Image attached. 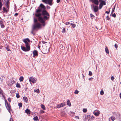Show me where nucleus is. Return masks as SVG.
Here are the masks:
<instances>
[{
	"label": "nucleus",
	"instance_id": "obj_8",
	"mask_svg": "<svg viewBox=\"0 0 121 121\" xmlns=\"http://www.w3.org/2000/svg\"><path fill=\"white\" fill-rule=\"evenodd\" d=\"M36 79L32 77H30L29 79V81L33 83H35L36 81Z\"/></svg>",
	"mask_w": 121,
	"mask_h": 121
},
{
	"label": "nucleus",
	"instance_id": "obj_30",
	"mask_svg": "<svg viewBox=\"0 0 121 121\" xmlns=\"http://www.w3.org/2000/svg\"><path fill=\"white\" fill-rule=\"evenodd\" d=\"M5 105L6 106L8 104H9L8 103L7 100L6 99L5 100Z\"/></svg>",
	"mask_w": 121,
	"mask_h": 121
},
{
	"label": "nucleus",
	"instance_id": "obj_42",
	"mask_svg": "<svg viewBox=\"0 0 121 121\" xmlns=\"http://www.w3.org/2000/svg\"><path fill=\"white\" fill-rule=\"evenodd\" d=\"M115 9V7H114L113 9H112V13L114 11V10Z\"/></svg>",
	"mask_w": 121,
	"mask_h": 121
},
{
	"label": "nucleus",
	"instance_id": "obj_36",
	"mask_svg": "<svg viewBox=\"0 0 121 121\" xmlns=\"http://www.w3.org/2000/svg\"><path fill=\"white\" fill-rule=\"evenodd\" d=\"M33 57H35V56H37L38 55V53H33Z\"/></svg>",
	"mask_w": 121,
	"mask_h": 121
},
{
	"label": "nucleus",
	"instance_id": "obj_49",
	"mask_svg": "<svg viewBox=\"0 0 121 121\" xmlns=\"http://www.w3.org/2000/svg\"><path fill=\"white\" fill-rule=\"evenodd\" d=\"M4 48V47L2 46H0V49H3Z\"/></svg>",
	"mask_w": 121,
	"mask_h": 121
},
{
	"label": "nucleus",
	"instance_id": "obj_7",
	"mask_svg": "<svg viewBox=\"0 0 121 121\" xmlns=\"http://www.w3.org/2000/svg\"><path fill=\"white\" fill-rule=\"evenodd\" d=\"M94 5V4L91 5V8L92 9H93V11L94 12H97L98 10V5Z\"/></svg>",
	"mask_w": 121,
	"mask_h": 121
},
{
	"label": "nucleus",
	"instance_id": "obj_31",
	"mask_svg": "<svg viewBox=\"0 0 121 121\" xmlns=\"http://www.w3.org/2000/svg\"><path fill=\"white\" fill-rule=\"evenodd\" d=\"M92 73L91 71H89V75L90 76H92Z\"/></svg>",
	"mask_w": 121,
	"mask_h": 121
},
{
	"label": "nucleus",
	"instance_id": "obj_1",
	"mask_svg": "<svg viewBox=\"0 0 121 121\" xmlns=\"http://www.w3.org/2000/svg\"><path fill=\"white\" fill-rule=\"evenodd\" d=\"M46 7L42 4H41L39 6V8L36 10V13H39L41 12L42 15L44 16L43 17H40L38 18L39 20L42 23L43 26L45 25V21L48 20L49 18V14L46 10Z\"/></svg>",
	"mask_w": 121,
	"mask_h": 121
},
{
	"label": "nucleus",
	"instance_id": "obj_61",
	"mask_svg": "<svg viewBox=\"0 0 121 121\" xmlns=\"http://www.w3.org/2000/svg\"><path fill=\"white\" fill-rule=\"evenodd\" d=\"M31 33H32V34H33V31H32L31 32Z\"/></svg>",
	"mask_w": 121,
	"mask_h": 121
},
{
	"label": "nucleus",
	"instance_id": "obj_40",
	"mask_svg": "<svg viewBox=\"0 0 121 121\" xmlns=\"http://www.w3.org/2000/svg\"><path fill=\"white\" fill-rule=\"evenodd\" d=\"M16 97L17 98H19L20 97V96L18 94H17L16 95Z\"/></svg>",
	"mask_w": 121,
	"mask_h": 121
},
{
	"label": "nucleus",
	"instance_id": "obj_20",
	"mask_svg": "<svg viewBox=\"0 0 121 121\" xmlns=\"http://www.w3.org/2000/svg\"><path fill=\"white\" fill-rule=\"evenodd\" d=\"M41 108L43 109V110H45V107L44 105L41 104Z\"/></svg>",
	"mask_w": 121,
	"mask_h": 121
},
{
	"label": "nucleus",
	"instance_id": "obj_64",
	"mask_svg": "<svg viewBox=\"0 0 121 121\" xmlns=\"http://www.w3.org/2000/svg\"><path fill=\"white\" fill-rule=\"evenodd\" d=\"M109 121H110V120H109Z\"/></svg>",
	"mask_w": 121,
	"mask_h": 121
},
{
	"label": "nucleus",
	"instance_id": "obj_13",
	"mask_svg": "<svg viewBox=\"0 0 121 121\" xmlns=\"http://www.w3.org/2000/svg\"><path fill=\"white\" fill-rule=\"evenodd\" d=\"M5 48L6 49V50L8 51H10V49H9V46L8 45H7L6 44L5 45Z\"/></svg>",
	"mask_w": 121,
	"mask_h": 121
},
{
	"label": "nucleus",
	"instance_id": "obj_53",
	"mask_svg": "<svg viewBox=\"0 0 121 121\" xmlns=\"http://www.w3.org/2000/svg\"><path fill=\"white\" fill-rule=\"evenodd\" d=\"M18 14V13H16L14 14V16H17Z\"/></svg>",
	"mask_w": 121,
	"mask_h": 121
},
{
	"label": "nucleus",
	"instance_id": "obj_47",
	"mask_svg": "<svg viewBox=\"0 0 121 121\" xmlns=\"http://www.w3.org/2000/svg\"><path fill=\"white\" fill-rule=\"evenodd\" d=\"M38 51L36 50H35L33 51V53H37Z\"/></svg>",
	"mask_w": 121,
	"mask_h": 121
},
{
	"label": "nucleus",
	"instance_id": "obj_60",
	"mask_svg": "<svg viewBox=\"0 0 121 121\" xmlns=\"http://www.w3.org/2000/svg\"><path fill=\"white\" fill-rule=\"evenodd\" d=\"M7 8H8V9H9V7H8V6L7 5Z\"/></svg>",
	"mask_w": 121,
	"mask_h": 121
},
{
	"label": "nucleus",
	"instance_id": "obj_10",
	"mask_svg": "<svg viewBox=\"0 0 121 121\" xmlns=\"http://www.w3.org/2000/svg\"><path fill=\"white\" fill-rule=\"evenodd\" d=\"M7 110H8L9 112L10 113V111L11 110V107L10 104H8L6 106Z\"/></svg>",
	"mask_w": 121,
	"mask_h": 121
},
{
	"label": "nucleus",
	"instance_id": "obj_18",
	"mask_svg": "<svg viewBox=\"0 0 121 121\" xmlns=\"http://www.w3.org/2000/svg\"><path fill=\"white\" fill-rule=\"evenodd\" d=\"M67 104L68 105L69 107L71 105V104L69 100H68L67 102Z\"/></svg>",
	"mask_w": 121,
	"mask_h": 121
},
{
	"label": "nucleus",
	"instance_id": "obj_44",
	"mask_svg": "<svg viewBox=\"0 0 121 121\" xmlns=\"http://www.w3.org/2000/svg\"><path fill=\"white\" fill-rule=\"evenodd\" d=\"M65 24L66 25H67L68 24H70V23L69 22H67L65 23Z\"/></svg>",
	"mask_w": 121,
	"mask_h": 121
},
{
	"label": "nucleus",
	"instance_id": "obj_5",
	"mask_svg": "<svg viewBox=\"0 0 121 121\" xmlns=\"http://www.w3.org/2000/svg\"><path fill=\"white\" fill-rule=\"evenodd\" d=\"M99 2H100L99 5V9H101L104 5L106 4V2L104 0H98Z\"/></svg>",
	"mask_w": 121,
	"mask_h": 121
},
{
	"label": "nucleus",
	"instance_id": "obj_46",
	"mask_svg": "<svg viewBox=\"0 0 121 121\" xmlns=\"http://www.w3.org/2000/svg\"><path fill=\"white\" fill-rule=\"evenodd\" d=\"M4 77H1L0 78V79L1 80V81H2V80H3V78H4Z\"/></svg>",
	"mask_w": 121,
	"mask_h": 121
},
{
	"label": "nucleus",
	"instance_id": "obj_43",
	"mask_svg": "<svg viewBox=\"0 0 121 121\" xmlns=\"http://www.w3.org/2000/svg\"><path fill=\"white\" fill-rule=\"evenodd\" d=\"M8 99L9 102H10L11 101V98H8Z\"/></svg>",
	"mask_w": 121,
	"mask_h": 121
},
{
	"label": "nucleus",
	"instance_id": "obj_11",
	"mask_svg": "<svg viewBox=\"0 0 121 121\" xmlns=\"http://www.w3.org/2000/svg\"><path fill=\"white\" fill-rule=\"evenodd\" d=\"M93 113L96 116H98L100 114L99 111H95Z\"/></svg>",
	"mask_w": 121,
	"mask_h": 121
},
{
	"label": "nucleus",
	"instance_id": "obj_15",
	"mask_svg": "<svg viewBox=\"0 0 121 121\" xmlns=\"http://www.w3.org/2000/svg\"><path fill=\"white\" fill-rule=\"evenodd\" d=\"M23 99L24 102L26 103L28 102V99L26 97H23Z\"/></svg>",
	"mask_w": 121,
	"mask_h": 121
},
{
	"label": "nucleus",
	"instance_id": "obj_26",
	"mask_svg": "<svg viewBox=\"0 0 121 121\" xmlns=\"http://www.w3.org/2000/svg\"><path fill=\"white\" fill-rule=\"evenodd\" d=\"M105 51L106 53H109L108 49L107 47L105 48Z\"/></svg>",
	"mask_w": 121,
	"mask_h": 121
},
{
	"label": "nucleus",
	"instance_id": "obj_48",
	"mask_svg": "<svg viewBox=\"0 0 121 121\" xmlns=\"http://www.w3.org/2000/svg\"><path fill=\"white\" fill-rule=\"evenodd\" d=\"M111 79L112 80H113L114 79V78L113 76H112L111 77Z\"/></svg>",
	"mask_w": 121,
	"mask_h": 121
},
{
	"label": "nucleus",
	"instance_id": "obj_55",
	"mask_svg": "<svg viewBox=\"0 0 121 121\" xmlns=\"http://www.w3.org/2000/svg\"><path fill=\"white\" fill-rule=\"evenodd\" d=\"M91 16V17H93L94 16L92 14H90Z\"/></svg>",
	"mask_w": 121,
	"mask_h": 121
},
{
	"label": "nucleus",
	"instance_id": "obj_51",
	"mask_svg": "<svg viewBox=\"0 0 121 121\" xmlns=\"http://www.w3.org/2000/svg\"><path fill=\"white\" fill-rule=\"evenodd\" d=\"M106 18L107 20H109V19H110L109 17L108 16H107Z\"/></svg>",
	"mask_w": 121,
	"mask_h": 121
},
{
	"label": "nucleus",
	"instance_id": "obj_25",
	"mask_svg": "<svg viewBox=\"0 0 121 121\" xmlns=\"http://www.w3.org/2000/svg\"><path fill=\"white\" fill-rule=\"evenodd\" d=\"M3 11L4 12H6V13H7L8 11H7V10L6 9V8H5V7H4L3 8Z\"/></svg>",
	"mask_w": 121,
	"mask_h": 121
},
{
	"label": "nucleus",
	"instance_id": "obj_12",
	"mask_svg": "<svg viewBox=\"0 0 121 121\" xmlns=\"http://www.w3.org/2000/svg\"><path fill=\"white\" fill-rule=\"evenodd\" d=\"M0 25L1 28H4L5 27V26L2 20L0 21Z\"/></svg>",
	"mask_w": 121,
	"mask_h": 121
},
{
	"label": "nucleus",
	"instance_id": "obj_21",
	"mask_svg": "<svg viewBox=\"0 0 121 121\" xmlns=\"http://www.w3.org/2000/svg\"><path fill=\"white\" fill-rule=\"evenodd\" d=\"M33 119L35 121H37L38 120V118L37 116H36L33 118Z\"/></svg>",
	"mask_w": 121,
	"mask_h": 121
},
{
	"label": "nucleus",
	"instance_id": "obj_17",
	"mask_svg": "<svg viewBox=\"0 0 121 121\" xmlns=\"http://www.w3.org/2000/svg\"><path fill=\"white\" fill-rule=\"evenodd\" d=\"M42 15V13L41 14L40 13H36L35 14V15L37 17H39V18L40 17H41L40 16Z\"/></svg>",
	"mask_w": 121,
	"mask_h": 121
},
{
	"label": "nucleus",
	"instance_id": "obj_56",
	"mask_svg": "<svg viewBox=\"0 0 121 121\" xmlns=\"http://www.w3.org/2000/svg\"><path fill=\"white\" fill-rule=\"evenodd\" d=\"M47 43V42H45V41H43V44H45L46 43Z\"/></svg>",
	"mask_w": 121,
	"mask_h": 121
},
{
	"label": "nucleus",
	"instance_id": "obj_45",
	"mask_svg": "<svg viewBox=\"0 0 121 121\" xmlns=\"http://www.w3.org/2000/svg\"><path fill=\"white\" fill-rule=\"evenodd\" d=\"M93 78H89V81H91L93 79Z\"/></svg>",
	"mask_w": 121,
	"mask_h": 121
},
{
	"label": "nucleus",
	"instance_id": "obj_54",
	"mask_svg": "<svg viewBox=\"0 0 121 121\" xmlns=\"http://www.w3.org/2000/svg\"><path fill=\"white\" fill-rule=\"evenodd\" d=\"M60 1V0H57V3H58Z\"/></svg>",
	"mask_w": 121,
	"mask_h": 121
},
{
	"label": "nucleus",
	"instance_id": "obj_59",
	"mask_svg": "<svg viewBox=\"0 0 121 121\" xmlns=\"http://www.w3.org/2000/svg\"><path fill=\"white\" fill-rule=\"evenodd\" d=\"M9 121H13V120L11 118H10Z\"/></svg>",
	"mask_w": 121,
	"mask_h": 121
},
{
	"label": "nucleus",
	"instance_id": "obj_50",
	"mask_svg": "<svg viewBox=\"0 0 121 121\" xmlns=\"http://www.w3.org/2000/svg\"><path fill=\"white\" fill-rule=\"evenodd\" d=\"M47 9H50L51 8L50 7V6H48V5H47Z\"/></svg>",
	"mask_w": 121,
	"mask_h": 121
},
{
	"label": "nucleus",
	"instance_id": "obj_38",
	"mask_svg": "<svg viewBox=\"0 0 121 121\" xmlns=\"http://www.w3.org/2000/svg\"><path fill=\"white\" fill-rule=\"evenodd\" d=\"M83 112H86L87 111V110L86 109H83Z\"/></svg>",
	"mask_w": 121,
	"mask_h": 121
},
{
	"label": "nucleus",
	"instance_id": "obj_28",
	"mask_svg": "<svg viewBox=\"0 0 121 121\" xmlns=\"http://www.w3.org/2000/svg\"><path fill=\"white\" fill-rule=\"evenodd\" d=\"M18 105L19 106V107L21 108L22 106V104L21 103H18Z\"/></svg>",
	"mask_w": 121,
	"mask_h": 121
},
{
	"label": "nucleus",
	"instance_id": "obj_27",
	"mask_svg": "<svg viewBox=\"0 0 121 121\" xmlns=\"http://www.w3.org/2000/svg\"><path fill=\"white\" fill-rule=\"evenodd\" d=\"M34 23H38L37 22V19L36 18H34Z\"/></svg>",
	"mask_w": 121,
	"mask_h": 121
},
{
	"label": "nucleus",
	"instance_id": "obj_23",
	"mask_svg": "<svg viewBox=\"0 0 121 121\" xmlns=\"http://www.w3.org/2000/svg\"><path fill=\"white\" fill-rule=\"evenodd\" d=\"M111 118V120H112V121H114L115 120V117H111L110 118Z\"/></svg>",
	"mask_w": 121,
	"mask_h": 121
},
{
	"label": "nucleus",
	"instance_id": "obj_63",
	"mask_svg": "<svg viewBox=\"0 0 121 121\" xmlns=\"http://www.w3.org/2000/svg\"><path fill=\"white\" fill-rule=\"evenodd\" d=\"M0 18L1 19V18L0 17Z\"/></svg>",
	"mask_w": 121,
	"mask_h": 121
},
{
	"label": "nucleus",
	"instance_id": "obj_62",
	"mask_svg": "<svg viewBox=\"0 0 121 121\" xmlns=\"http://www.w3.org/2000/svg\"><path fill=\"white\" fill-rule=\"evenodd\" d=\"M44 112V111H43V112Z\"/></svg>",
	"mask_w": 121,
	"mask_h": 121
},
{
	"label": "nucleus",
	"instance_id": "obj_58",
	"mask_svg": "<svg viewBox=\"0 0 121 121\" xmlns=\"http://www.w3.org/2000/svg\"><path fill=\"white\" fill-rule=\"evenodd\" d=\"M120 98L121 99V92L120 94Z\"/></svg>",
	"mask_w": 121,
	"mask_h": 121
},
{
	"label": "nucleus",
	"instance_id": "obj_3",
	"mask_svg": "<svg viewBox=\"0 0 121 121\" xmlns=\"http://www.w3.org/2000/svg\"><path fill=\"white\" fill-rule=\"evenodd\" d=\"M43 2L49 5L52 6L53 4V0H42Z\"/></svg>",
	"mask_w": 121,
	"mask_h": 121
},
{
	"label": "nucleus",
	"instance_id": "obj_2",
	"mask_svg": "<svg viewBox=\"0 0 121 121\" xmlns=\"http://www.w3.org/2000/svg\"><path fill=\"white\" fill-rule=\"evenodd\" d=\"M23 41L25 43L26 48L21 46L22 50L24 51H29L30 50V46L28 42H30V40L28 38H27L23 39Z\"/></svg>",
	"mask_w": 121,
	"mask_h": 121
},
{
	"label": "nucleus",
	"instance_id": "obj_9",
	"mask_svg": "<svg viewBox=\"0 0 121 121\" xmlns=\"http://www.w3.org/2000/svg\"><path fill=\"white\" fill-rule=\"evenodd\" d=\"M90 1L95 5H98L99 4L98 0H90Z\"/></svg>",
	"mask_w": 121,
	"mask_h": 121
},
{
	"label": "nucleus",
	"instance_id": "obj_22",
	"mask_svg": "<svg viewBox=\"0 0 121 121\" xmlns=\"http://www.w3.org/2000/svg\"><path fill=\"white\" fill-rule=\"evenodd\" d=\"M16 87L18 88H20L21 86L20 85V84L17 83L16 84Z\"/></svg>",
	"mask_w": 121,
	"mask_h": 121
},
{
	"label": "nucleus",
	"instance_id": "obj_52",
	"mask_svg": "<svg viewBox=\"0 0 121 121\" xmlns=\"http://www.w3.org/2000/svg\"><path fill=\"white\" fill-rule=\"evenodd\" d=\"M110 12V10H109V12L108 11H106L105 12L106 13H107V14H109V13Z\"/></svg>",
	"mask_w": 121,
	"mask_h": 121
},
{
	"label": "nucleus",
	"instance_id": "obj_16",
	"mask_svg": "<svg viewBox=\"0 0 121 121\" xmlns=\"http://www.w3.org/2000/svg\"><path fill=\"white\" fill-rule=\"evenodd\" d=\"M25 112L26 113H27L28 114H30V110L28 109H26L25 110Z\"/></svg>",
	"mask_w": 121,
	"mask_h": 121
},
{
	"label": "nucleus",
	"instance_id": "obj_39",
	"mask_svg": "<svg viewBox=\"0 0 121 121\" xmlns=\"http://www.w3.org/2000/svg\"><path fill=\"white\" fill-rule=\"evenodd\" d=\"M114 46L116 48H117L118 47L117 44L116 43L115 44Z\"/></svg>",
	"mask_w": 121,
	"mask_h": 121
},
{
	"label": "nucleus",
	"instance_id": "obj_35",
	"mask_svg": "<svg viewBox=\"0 0 121 121\" xmlns=\"http://www.w3.org/2000/svg\"><path fill=\"white\" fill-rule=\"evenodd\" d=\"M100 94L101 95H103L104 94V91L103 90H102L100 92Z\"/></svg>",
	"mask_w": 121,
	"mask_h": 121
},
{
	"label": "nucleus",
	"instance_id": "obj_19",
	"mask_svg": "<svg viewBox=\"0 0 121 121\" xmlns=\"http://www.w3.org/2000/svg\"><path fill=\"white\" fill-rule=\"evenodd\" d=\"M23 77L22 76L20 77L19 78V80L20 82L23 81Z\"/></svg>",
	"mask_w": 121,
	"mask_h": 121
},
{
	"label": "nucleus",
	"instance_id": "obj_14",
	"mask_svg": "<svg viewBox=\"0 0 121 121\" xmlns=\"http://www.w3.org/2000/svg\"><path fill=\"white\" fill-rule=\"evenodd\" d=\"M3 0H0V11H1L2 9V7L3 5L2 4Z\"/></svg>",
	"mask_w": 121,
	"mask_h": 121
},
{
	"label": "nucleus",
	"instance_id": "obj_6",
	"mask_svg": "<svg viewBox=\"0 0 121 121\" xmlns=\"http://www.w3.org/2000/svg\"><path fill=\"white\" fill-rule=\"evenodd\" d=\"M40 24L39 23H34L32 27V31L34 30L37 28L40 27Z\"/></svg>",
	"mask_w": 121,
	"mask_h": 121
},
{
	"label": "nucleus",
	"instance_id": "obj_37",
	"mask_svg": "<svg viewBox=\"0 0 121 121\" xmlns=\"http://www.w3.org/2000/svg\"><path fill=\"white\" fill-rule=\"evenodd\" d=\"M65 28H63V29L62 30V32L64 33H65Z\"/></svg>",
	"mask_w": 121,
	"mask_h": 121
},
{
	"label": "nucleus",
	"instance_id": "obj_57",
	"mask_svg": "<svg viewBox=\"0 0 121 121\" xmlns=\"http://www.w3.org/2000/svg\"><path fill=\"white\" fill-rule=\"evenodd\" d=\"M2 97H3L4 98V99L5 98V97H4V95L3 94H2Z\"/></svg>",
	"mask_w": 121,
	"mask_h": 121
},
{
	"label": "nucleus",
	"instance_id": "obj_41",
	"mask_svg": "<svg viewBox=\"0 0 121 121\" xmlns=\"http://www.w3.org/2000/svg\"><path fill=\"white\" fill-rule=\"evenodd\" d=\"M112 16L114 17H116V15L115 13H114V14L112 15Z\"/></svg>",
	"mask_w": 121,
	"mask_h": 121
},
{
	"label": "nucleus",
	"instance_id": "obj_29",
	"mask_svg": "<svg viewBox=\"0 0 121 121\" xmlns=\"http://www.w3.org/2000/svg\"><path fill=\"white\" fill-rule=\"evenodd\" d=\"M70 24L72 26V27L73 28H75L76 26V25L75 24L71 23Z\"/></svg>",
	"mask_w": 121,
	"mask_h": 121
},
{
	"label": "nucleus",
	"instance_id": "obj_34",
	"mask_svg": "<svg viewBox=\"0 0 121 121\" xmlns=\"http://www.w3.org/2000/svg\"><path fill=\"white\" fill-rule=\"evenodd\" d=\"M35 91L38 93H39V90L38 89H37L36 90H35Z\"/></svg>",
	"mask_w": 121,
	"mask_h": 121
},
{
	"label": "nucleus",
	"instance_id": "obj_24",
	"mask_svg": "<svg viewBox=\"0 0 121 121\" xmlns=\"http://www.w3.org/2000/svg\"><path fill=\"white\" fill-rule=\"evenodd\" d=\"M61 107H63L64 106H65V102L62 103H61L60 104Z\"/></svg>",
	"mask_w": 121,
	"mask_h": 121
},
{
	"label": "nucleus",
	"instance_id": "obj_32",
	"mask_svg": "<svg viewBox=\"0 0 121 121\" xmlns=\"http://www.w3.org/2000/svg\"><path fill=\"white\" fill-rule=\"evenodd\" d=\"M79 92V91L77 90H75V91L74 92V93L75 94H77Z\"/></svg>",
	"mask_w": 121,
	"mask_h": 121
},
{
	"label": "nucleus",
	"instance_id": "obj_33",
	"mask_svg": "<svg viewBox=\"0 0 121 121\" xmlns=\"http://www.w3.org/2000/svg\"><path fill=\"white\" fill-rule=\"evenodd\" d=\"M61 107L60 104L57 105L56 106L57 108H59Z\"/></svg>",
	"mask_w": 121,
	"mask_h": 121
},
{
	"label": "nucleus",
	"instance_id": "obj_4",
	"mask_svg": "<svg viewBox=\"0 0 121 121\" xmlns=\"http://www.w3.org/2000/svg\"><path fill=\"white\" fill-rule=\"evenodd\" d=\"M85 119L88 120V121H91L94 118L93 116H91L89 114H86L84 116Z\"/></svg>",
	"mask_w": 121,
	"mask_h": 121
}]
</instances>
